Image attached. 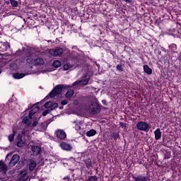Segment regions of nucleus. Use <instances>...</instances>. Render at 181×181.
<instances>
[{"mask_svg": "<svg viewBox=\"0 0 181 181\" xmlns=\"http://www.w3.org/2000/svg\"><path fill=\"white\" fill-rule=\"evenodd\" d=\"M143 69L144 73H146L147 74H152V69L149 68V66L144 65Z\"/></svg>", "mask_w": 181, "mask_h": 181, "instance_id": "4be33fe9", "label": "nucleus"}, {"mask_svg": "<svg viewBox=\"0 0 181 181\" xmlns=\"http://www.w3.org/2000/svg\"><path fill=\"white\" fill-rule=\"evenodd\" d=\"M11 5H12L14 7L18 6V1L15 0H10Z\"/></svg>", "mask_w": 181, "mask_h": 181, "instance_id": "2f4dec72", "label": "nucleus"}, {"mask_svg": "<svg viewBox=\"0 0 181 181\" xmlns=\"http://www.w3.org/2000/svg\"><path fill=\"white\" fill-rule=\"evenodd\" d=\"M71 67H73V65L70 64L69 63L65 64L64 65V70H65V71L70 70V69H71Z\"/></svg>", "mask_w": 181, "mask_h": 181, "instance_id": "c85d7f7f", "label": "nucleus"}, {"mask_svg": "<svg viewBox=\"0 0 181 181\" xmlns=\"http://www.w3.org/2000/svg\"><path fill=\"white\" fill-rule=\"evenodd\" d=\"M117 70H118V71H122V65L118 64L117 66Z\"/></svg>", "mask_w": 181, "mask_h": 181, "instance_id": "f704fd0d", "label": "nucleus"}, {"mask_svg": "<svg viewBox=\"0 0 181 181\" xmlns=\"http://www.w3.org/2000/svg\"><path fill=\"white\" fill-rule=\"evenodd\" d=\"M74 94V91L71 89H69L66 92V93L65 95V97H66V98H70V97H71Z\"/></svg>", "mask_w": 181, "mask_h": 181, "instance_id": "393cba45", "label": "nucleus"}, {"mask_svg": "<svg viewBox=\"0 0 181 181\" xmlns=\"http://www.w3.org/2000/svg\"><path fill=\"white\" fill-rule=\"evenodd\" d=\"M50 112H52V110L50 109H47V110H45L43 112H42V115L44 117H46L47 114H50Z\"/></svg>", "mask_w": 181, "mask_h": 181, "instance_id": "473e14b6", "label": "nucleus"}, {"mask_svg": "<svg viewBox=\"0 0 181 181\" xmlns=\"http://www.w3.org/2000/svg\"><path fill=\"white\" fill-rule=\"evenodd\" d=\"M1 57H2V56H1V55H0V60H1Z\"/></svg>", "mask_w": 181, "mask_h": 181, "instance_id": "c03bdc74", "label": "nucleus"}, {"mask_svg": "<svg viewBox=\"0 0 181 181\" xmlns=\"http://www.w3.org/2000/svg\"><path fill=\"white\" fill-rule=\"evenodd\" d=\"M9 47H11V45L8 42L0 43V52H6Z\"/></svg>", "mask_w": 181, "mask_h": 181, "instance_id": "9d476101", "label": "nucleus"}, {"mask_svg": "<svg viewBox=\"0 0 181 181\" xmlns=\"http://www.w3.org/2000/svg\"><path fill=\"white\" fill-rule=\"evenodd\" d=\"M63 49L60 47H57L55 49H51L49 50V54L51 56H62L63 54Z\"/></svg>", "mask_w": 181, "mask_h": 181, "instance_id": "423d86ee", "label": "nucleus"}, {"mask_svg": "<svg viewBox=\"0 0 181 181\" xmlns=\"http://www.w3.org/2000/svg\"><path fill=\"white\" fill-rule=\"evenodd\" d=\"M39 110H40V107H39L37 105H34L33 110H30L29 112V115H28L29 119H32V117H33V115H35V114H36V112H37Z\"/></svg>", "mask_w": 181, "mask_h": 181, "instance_id": "9b49d317", "label": "nucleus"}, {"mask_svg": "<svg viewBox=\"0 0 181 181\" xmlns=\"http://www.w3.org/2000/svg\"><path fill=\"white\" fill-rule=\"evenodd\" d=\"M83 162L87 169H91V168H93V162L91 161V158L83 160Z\"/></svg>", "mask_w": 181, "mask_h": 181, "instance_id": "a211bd4d", "label": "nucleus"}, {"mask_svg": "<svg viewBox=\"0 0 181 181\" xmlns=\"http://www.w3.org/2000/svg\"><path fill=\"white\" fill-rule=\"evenodd\" d=\"M134 181H148V177L142 175H137L136 177H133Z\"/></svg>", "mask_w": 181, "mask_h": 181, "instance_id": "f3484780", "label": "nucleus"}, {"mask_svg": "<svg viewBox=\"0 0 181 181\" xmlns=\"http://www.w3.org/2000/svg\"><path fill=\"white\" fill-rule=\"evenodd\" d=\"M19 159H21V157L19 156V155L14 154L12 156L10 162L8 163V166L10 168H13V166H15V165H16L18 162H19Z\"/></svg>", "mask_w": 181, "mask_h": 181, "instance_id": "0eeeda50", "label": "nucleus"}, {"mask_svg": "<svg viewBox=\"0 0 181 181\" xmlns=\"http://www.w3.org/2000/svg\"><path fill=\"white\" fill-rule=\"evenodd\" d=\"M173 47H175V49H176V45H173Z\"/></svg>", "mask_w": 181, "mask_h": 181, "instance_id": "79ce46f5", "label": "nucleus"}, {"mask_svg": "<svg viewBox=\"0 0 181 181\" xmlns=\"http://www.w3.org/2000/svg\"><path fill=\"white\" fill-rule=\"evenodd\" d=\"M113 139L115 141H117V139H119V134L118 133H114L113 134Z\"/></svg>", "mask_w": 181, "mask_h": 181, "instance_id": "72a5a7b5", "label": "nucleus"}, {"mask_svg": "<svg viewBox=\"0 0 181 181\" xmlns=\"http://www.w3.org/2000/svg\"><path fill=\"white\" fill-rule=\"evenodd\" d=\"M23 122H24V124H25L26 125H30V122L29 121V118L28 117H25L23 119Z\"/></svg>", "mask_w": 181, "mask_h": 181, "instance_id": "7c9ffc66", "label": "nucleus"}, {"mask_svg": "<svg viewBox=\"0 0 181 181\" xmlns=\"http://www.w3.org/2000/svg\"><path fill=\"white\" fill-rule=\"evenodd\" d=\"M86 181H98V177L96 175H90L86 178Z\"/></svg>", "mask_w": 181, "mask_h": 181, "instance_id": "b1692460", "label": "nucleus"}, {"mask_svg": "<svg viewBox=\"0 0 181 181\" xmlns=\"http://www.w3.org/2000/svg\"><path fill=\"white\" fill-rule=\"evenodd\" d=\"M103 103H104V100H103Z\"/></svg>", "mask_w": 181, "mask_h": 181, "instance_id": "a18cd8bd", "label": "nucleus"}, {"mask_svg": "<svg viewBox=\"0 0 181 181\" xmlns=\"http://www.w3.org/2000/svg\"><path fill=\"white\" fill-rule=\"evenodd\" d=\"M88 81H90V75L86 74L81 78V80H78L73 83V86H77V84H80L81 86H86L88 84Z\"/></svg>", "mask_w": 181, "mask_h": 181, "instance_id": "39448f33", "label": "nucleus"}, {"mask_svg": "<svg viewBox=\"0 0 181 181\" xmlns=\"http://www.w3.org/2000/svg\"><path fill=\"white\" fill-rule=\"evenodd\" d=\"M20 175L21 177L18 179V181H26L29 179V176L27 175L26 171H21Z\"/></svg>", "mask_w": 181, "mask_h": 181, "instance_id": "dca6fc26", "label": "nucleus"}, {"mask_svg": "<svg viewBox=\"0 0 181 181\" xmlns=\"http://www.w3.org/2000/svg\"><path fill=\"white\" fill-rule=\"evenodd\" d=\"M86 110L92 115H97V114H100L101 107H100V105H98V102L95 99L94 101L91 102L90 106H86Z\"/></svg>", "mask_w": 181, "mask_h": 181, "instance_id": "f03ea898", "label": "nucleus"}, {"mask_svg": "<svg viewBox=\"0 0 181 181\" xmlns=\"http://www.w3.org/2000/svg\"><path fill=\"white\" fill-rule=\"evenodd\" d=\"M9 156H12V153H8L6 155V159H8V158H9Z\"/></svg>", "mask_w": 181, "mask_h": 181, "instance_id": "a19ab883", "label": "nucleus"}, {"mask_svg": "<svg viewBox=\"0 0 181 181\" xmlns=\"http://www.w3.org/2000/svg\"><path fill=\"white\" fill-rule=\"evenodd\" d=\"M22 134H23V135H25V132H23Z\"/></svg>", "mask_w": 181, "mask_h": 181, "instance_id": "37998d69", "label": "nucleus"}, {"mask_svg": "<svg viewBox=\"0 0 181 181\" xmlns=\"http://www.w3.org/2000/svg\"><path fill=\"white\" fill-rule=\"evenodd\" d=\"M31 149L35 156H37V155H39V153H40L42 151V148L37 146H32Z\"/></svg>", "mask_w": 181, "mask_h": 181, "instance_id": "f8f14e48", "label": "nucleus"}, {"mask_svg": "<svg viewBox=\"0 0 181 181\" xmlns=\"http://www.w3.org/2000/svg\"><path fill=\"white\" fill-rule=\"evenodd\" d=\"M60 147L62 148V149H63L64 151H71L72 149V146L71 145H70L69 144H67L66 142H62L60 144Z\"/></svg>", "mask_w": 181, "mask_h": 181, "instance_id": "ddd939ff", "label": "nucleus"}, {"mask_svg": "<svg viewBox=\"0 0 181 181\" xmlns=\"http://www.w3.org/2000/svg\"><path fill=\"white\" fill-rule=\"evenodd\" d=\"M124 1L127 4H131V2H132V0H124Z\"/></svg>", "mask_w": 181, "mask_h": 181, "instance_id": "58836bf2", "label": "nucleus"}, {"mask_svg": "<svg viewBox=\"0 0 181 181\" xmlns=\"http://www.w3.org/2000/svg\"><path fill=\"white\" fill-rule=\"evenodd\" d=\"M97 134L95 129H90L86 133V136H94Z\"/></svg>", "mask_w": 181, "mask_h": 181, "instance_id": "5701e85b", "label": "nucleus"}, {"mask_svg": "<svg viewBox=\"0 0 181 181\" xmlns=\"http://www.w3.org/2000/svg\"><path fill=\"white\" fill-rule=\"evenodd\" d=\"M45 108H49V110H51V111H53V110H54V108H57L58 105L57 103H53L52 102H47L45 105H44Z\"/></svg>", "mask_w": 181, "mask_h": 181, "instance_id": "1a4fd4ad", "label": "nucleus"}, {"mask_svg": "<svg viewBox=\"0 0 181 181\" xmlns=\"http://www.w3.org/2000/svg\"><path fill=\"white\" fill-rule=\"evenodd\" d=\"M0 172H3V173L8 172V166L3 160H0Z\"/></svg>", "mask_w": 181, "mask_h": 181, "instance_id": "4468645a", "label": "nucleus"}, {"mask_svg": "<svg viewBox=\"0 0 181 181\" xmlns=\"http://www.w3.org/2000/svg\"><path fill=\"white\" fill-rule=\"evenodd\" d=\"M61 104H62V105H66V104H67V100H62L61 102Z\"/></svg>", "mask_w": 181, "mask_h": 181, "instance_id": "e433bc0d", "label": "nucleus"}, {"mask_svg": "<svg viewBox=\"0 0 181 181\" xmlns=\"http://www.w3.org/2000/svg\"><path fill=\"white\" fill-rule=\"evenodd\" d=\"M17 146L18 148H22L23 146V140H22V135H18V141H17Z\"/></svg>", "mask_w": 181, "mask_h": 181, "instance_id": "aec40b11", "label": "nucleus"}, {"mask_svg": "<svg viewBox=\"0 0 181 181\" xmlns=\"http://www.w3.org/2000/svg\"><path fill=\"white\" fill-rule=\"evenodd\" d=\"M36 125H37V121H34L33 124H32V127H36Z\"/></svg>", "mask_w": 181, "mask_h": 181, "instance_id": "4c0bfd02", "label": "nucleus"}, {"mask_svg": "<svg viewBox=\"0 0 181 181\" xmlns=\"http://www.w3.org/2000/svg\"><path fill=\"white\" fill-rule=\"evenodd\" d=\"M55 136L59 139H66L67 138V134L66 132L63 129H57L54 133Z\"/></svg>", "mask_w": 181, "mask_h": 181, "instance_id": "6e6552de", "label": "nucleus"}, {"mask_svg": "<svg viewBox=\"0 0 181 181\" xmlns=\"http://www.w3.org/2000/svg\"><path fill=\"white\" fill-rule=\"evenodd\" d=\"M136 127L139 131H144V132H149V124L145 122H139Z\"/></svg>", "mask_w": 181, "mask_h": 181, "instance_id": "20e7f679", "label": "nucleus"}, {"mask_svg": "<svg viewBox=\"0 0 181 181\" xmlns=\"http://www.w3.org/2000/svg\"><path fill=\"white\" fill-rule=\"evenodd\" d=\"M21 51L18 50V51L16 52V55L19 56V54H21Z\"/></svg>", "mask_w": 181, "mask_h": 181, "instance_id": "ea45409f", "label": "nucleus"}, {"mask_svg": "<svg viewBox=\"0 0 181 181\" xmlns=\"http://www.w3.org/2000/svg\"><path fill=\"white\" fill-rule=\"evenodd\" d=\"M49 124H50V122L49 121L42 122L41 124V128H42L43 129H46V128H47V127L49 126Z\"/></svg>", "mask_w": 181, "mask_h": 181, "instance_id": "cd10ccee", "label": "nucleus"}, {"mask_svg": "<svg viewBox=\"0 0 181 181\" xmlns=\"http://www.w3.org/2000/svg\"><path fill=\"white\" fill-rule=\"evenodd\" d=\"M154 134H155V140L159 141V139H160V138L162 136V132H160V129H157L154 132Z\"/></svg>", "mask_w": 181, "mask_h": 181, "instance_id": "6ab92c4d", "label": "nucleus"}, {"mask_svg": "<svg viewBox=\"0 0 181 181\" xmlns=\"http://www.w3.org/2000/svg\"><path fill=\"white\" fill-rule=\"evenodd\" d=\"M52 66L57 69V68L60 67V66H62V62H60V61L55 60L53 62Z\"/></svg>", "mask_w": 181, "mask_h": 181, "instance_id": "a878e982", "label": "nucleus"}, {"mask_svg": "<svg viewBox=\"0 0 181 181\" xmlns=\"http://www.w3.org/2000/svg\"><path fill=\"white\" fill-rule=\"evenodd\" d=\"M13 139H15V131L13 132L12 134L8 135V141L10 142H13Z\"/></svg>", "mask_w": 181, "mask_h": 181, "instance_id": "c756f323", "label": "nucleus"}, {"mask_svg": "<svg viewBox=\"0 0 181 181\" xmlns=\"http://www.w3.org/2000/svg\"><path fill=\"white\" fill-rule=\"evenodd\" d=\"M36 168V161L33 160H29V170L32 172Z\"/></svg>", "mask_w": 181, "mask_h": 181, "instance_id": "412c9836", "label": "nucleus"}, {"mask_svg": "<svg viewBox=\"0 0 181 181\" xmlns=\"http://www.w3.org/2000/svg\"><path fill=\"white\" fill-rule=\"evenodd\" d=\"M35 49L30 48L25 51L24 56L26 58V62L28 64H35V66H42L45 64V59L42 58H37L35 59L36 54Z\"/></svg>", "mask_w": 181, "mask_h": 181, "instance_id": "f257e3e1", "label": "nucleus"}, {"mask_svg": "<svg viewBox=\"0 0 181 181\" xmlns=\"http://www.w3.org/2000/svg\"><path fill=\"white\" fill-rule=\"evenodd\" d=\"M120 127H122V128H127V124L125 123H120Z\"/></svg>", "mask_w": 181, "mask_h": 181, "instance_id": "c9c22d12", "label": "nucleus"}, {"mask_svg": "<svg viewBox=\"0 0 181 181\" xmlns=\"http://www.w3.org/2000/svg\"><path fill=\"white\" fill-rule=\"evenodd\" d=\"M63 90V85H57L55 86L53 90L49 93L50 98H53L56 97V95H59V94H62V91Z\"/></svg>", "mask_w": 181, "mask_h": 181, "instance_id": "7ed1b4c3", "label": "nucleus"}, {"mask_svg": "<svg viewBox=\"0 0 181 181\" xmlns=\"http://www.w3.org/2000/svg\"><path fill=\"white\" fill-rule=\"evenodd\" d=\"M81 124H83V122H81V121L76 120L75 122H73L72 125L76 131H80L81 129Z\"/></svg>", "mask_w": 181, "mask_h": 181, "instance_id": "2eb2a0df", "label": "nucleus"}, {"mask_svg": "<svg viewBox=\"0 0 181 181\" xmlns=\"http://www.w3.org/2000/svg\"><path fill=\"white\" fill-rule=\"evenodd\" d=\"M13 77L14 78H23V77H25V74L16 73L13 74Z\"/></svg>", "mask_w": 181, "mask_h": 181, "instance_id": "bb28decb", "label": "nucleus"}]
</instances>
